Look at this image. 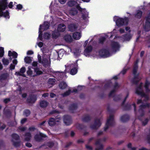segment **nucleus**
<instances>
[{
  "mask_svg": "<svg viewBox=\"0 0 150 150\" xmlns=\"http://www.w3.org/2000/svg\"><path fill=\"white\" fill-rule=\"evenodd\" d=\"M38 65V63L36 62H33L32 64V65L33 67H36Z\"/></svg>",
  "mask_w": 150,
  "mask_h": 150,
  "instance_id": "56",
  "label": "nucleus"
},
{
  "mask_svg": "<svg viewBox=\"0 0 150 150\" xmlns=\"http://www.w3.org/2000/svg\"><path fill=\"white\" fill-rule=\"evenodd\" d=\"M77 72V69L76 68L72 69L70 71V74L72 75L75 74Z\"/></svg>",
  "mask_w": 150,
  "mask_h": 150,
  "instance_id": "38",
  "label": "nucleus"
},
{
  "mask_svg": "<svg viewBox=\"0 0 150 150\" xmlns=\"http://www.w3.org/2000/svg\"><path fill=\"white\" fill-rule=\"evenodd\" d=\"M115 122L113 120V116L110 115L109 118L108 119L107 123L104 128V130L106 131L109 126H112L114 125Z\"/></svg>",
  "mask_w": 150,
  "mask_h": 150,
  "instance_id": "5",
  "label": "nucleus"
},
{
  "mask_svg": "<svg viewBox=\"0 0 150 150\" xmlns=\"http://www.w3.org/2000/svg\"><path fill=\"white\" fill-rule=\"evenodd\" d=\"M119 48L120 46L117 42H112L111 43V47L109 49L110 52L107 49H103L99 51V54L101 56L108 57L110 55V52H115L119 50Z\"/></svg>",
  "mask_w": 150,
  "mask_h": 150,
  "instance_id": "1",
  "label": "nucleus"
},
{
  "mask_svg": "<svg viewBox=\"0 0 150 150\" xmlns=\"http://www.w3.org/2000/svg\"><path fill=\"white\" fill-rule=\"evenodd\" d=\"M105 38L104 37L101 38L99 40L100 42L101 43H103L104 41H105Z\"/></svg>",
  "mask_w": 150,
  "mask_h": 150,
  "instance_id": "48",
  "label": "nucleus"
},
{
  "mask_svg": "<svg viewBox=\"0 0 150 150\" xmlns=\"http://www.w3.org/2000/svg\"><path fill=\"white\" fill-rule=\"evenodd\" d=\"M68 28L69 31L73 32L76 30L78 28V25L75 23H70L68 25Z\"/></svg>",
  "mask_w": 150,
  "mask_h": 150,
  "instance_id": "14",
  "label": "nucleus"
},
{
  "mask_svg": "<svg viewBox=\"0 0 150 150\" xmlns=\"http://www.w3.org/2000/svg\"><path fill=\"white\" fill-rule=\"evenodd\" d=\"M25 145L26 146L28 147H30L32 146V145L30 143H27Z\"/></svg>",
  "mask_w": 150,
  "mask_h": 150,
  "instance_id": "60",
  "label": "nucleus"
},
{
  "mask_svg": "<svg viewBox=\"0 0 150 150\" xmlns=\"http://www.w3.org/2000/svg\"><path fill=\"white\" fill-rule=\"evenodd\" d=\"M11 137L12 139L11 141L12 142L13 144L16 147H18L20 145V142H15L19 139V136L18 135L16 134H12Z\"/></svg>",
  "mask_w": 150,
  "mask_h": 150,
  "instance_id": "7",
  "label": "nucleus"
},
{
  "mask_svg": "<svg viewBox=\"0 0 150 150\" xmlns=\"http://www.w3.org/2000/svg\"><path fill=\"white\" fill-rule=\"evenodd\" d=\"M42 63L45 67L49 66L51 63L50 58L49 57L43 59Z\"/></svg>",
  "mask_w": 150,
  "mask_h": 150,
  "instance_id": "13",
  "label": "nucleus"
},
{
  "mask_svg": "<svg viewBox=\"0 0 150 150\" xmlns=\"http://www.w3.org/2000/svg\"><path fill=\"white\" fill-rule=\"evenodd\" d=\"M50 97L52 98H54L56 96L55 94L53 93H50Z\"/></svg>",
  "mask_w": 150,
  "mask_h": 150,
  "instance_id": "61",
  "label": "nucleus"
},
{
  "mask_svg": "<svg viewBox=\"0 0 150 150\" xmlns=\"http://www.w3.org/2000/svg\"><path fill=\"white\" fill-rule=\"evenodd\" d=\"M60 119V117H58L54 119L53 118H50L49 121L48 123L49 125L50 126H53L55 125L56 122H58Z\"/></svg>",
  "mask_w": 150,
  "mask_h": 150,
  "instance_id": "11",
  "label": "nucleus"
},
{
  "mask_svg": "<svg viewBox=\"0 0 150 150\" xmlns=\"http://www.w3.org/2000/svg\"><path fill=\"white\" fill-rule=\"evenodd\" d=\"M24 114L27 117L30 114V110H25L24 112Z\"/></svg>",
  "mask_w": 150,
  "mask_h": 150,
  "instance_id": "44",
  "label": "nucleus"
},
{
  "mask_svg": "<svg viewBox=\"0 0 150 150\" xmlns=\"http://www.w3.org/2000/svg\"><path fill=\"white\" fill-rule=\"evenodd\" d=\"M103 134V132L102 131H99L97 134V136L99 137Z\"/></svg>",
  "mask_w": 150,
  "mask_h": 150,
  "instance_id": "58",
  "label": "nucleus"
},
{
  "mask_svg": "<svg viewBox=\"0 0 150 150\" xmlns=\"http://www.w3.org/2000/svg\"><path fill=\"white\" fill-rule=\"evenodd\" d=\"M143 83H140V85L136 89L135 93L139 95L140 96L142 97H144L146 100L149 99L148 96L144 92L143 89Z\"/></svg>",
  "mask_w": 150,
  "mask_h": 150,
  "instance_id": "3",
  "label": "nucleus"
},
{
  "mask_svg": "<svg viewBox=\"0 0 150 150\" xmlns=\"http://www.w3.org/2000/svg\"><path fill=\"white\" fill-rule=\"evenodd\" d=\"M64 39L68 42H71L73 40L71 36L69 35H66L64 37Z\"/></svg>",
  "mask_w": 150,
  "mask_h": 150,
  "instance_id": "22",
  "label": "nucleus"
},
{
  "mask_svg": "<svg viewBox=\"0 0 150 150\" xmlns=\"http://www.w3.org/2000/svg\"><path fill=\"white\" fill-rule=\"evenodd\" d=\"M24 140L25 141H29L30 140L32 135L30 132H26L24 135Z\"/></svg>",
  "mask_w": 150,
  "mask_h": 150,
  "instance_id": "21",
  "label": "nucleus"
},
{
  "mask_svg": "<svg viewBox=\"0 0 150 150\" xmlns=\"http://www.w3.org/2000/svg\"><path fill=\"white\" fill-rule=\"evenodd\" d=\"M55 79H50L48 80V86L51 87L54 84L55 82Z\"/></svg>",
  "mask_w": 150,
  "mask_h": 150,
  "instance_id": "28",
  "label": "nucleus"
},
{
  "mask_svg": "<svg viewBox=\"0 0 150 150\" xmlns=\"http://www.w3.org/2000/svg\"><path fill=\"white\" fill-rule=\"evenodd\" d=\"M47 136L45 134L40 133L39 134H36L34 137V139L36 141L40 142L41 141L43 138H46Z\"/></svg>",
  "mask_w": 150,
  "mask_h": 150,
  "instance_id": "10",
  "label": "nucleus"
},
{
  "mask_svg": "<svg viewBox=\"0 0 150 150\" xmlns=\"http://www.w3.org/2000/svg\"><path fill=\"white\" fill-rule=\"evenodd\" d=\"M49 95V94L48 93H44L42 95V97L44 98H46L48 97Z\"/></svg>",
  "mask_w": 150,
  "mask_h": 150,
  "instance_id": "59",
  "label": "nucleus"
},
{
  "mask_svg": "<svg viewBox=\"0 0 150 150\" xmlns=\"http://www.w3.org/2000/svg\"><path fill=\"white\" fill-rule=\"evenodd\" d=\"M142 14V12L141 11L138 10L137 11L136 14L134 15L135 18L140 19L141 17Z\"/></svg>",
  "mask_w": 150,
  "mask_h": 150,
  "instance_id": "24",
  "label": "nucleus"
},
{
  "mask_svg": "<svg viewBox=\"0 0 150 150\" xmlns=\"http://www.w3.org/2000/svg\"><path fill=\"white\" fill-rule=\"evenodd\" d=\"M27 120V119L26 118H24L21 121V123L22 124H23Z\"/></svg>",
  "mask_w": 150,
  "mask_h": 150,
  "instance_id": "54",
  "label": "nucleus"
},
{
  "mask_svg": "<svg viewBox=\"0 0 150 150\" xmlns=\"http://www.w3.org/2000/svg\"><path fill=\"white\" fill-rule=\"evenodd\" d=\"M50 35L48 33H44V38L45 39H48L50 37Z\"/></svg>",
  "mask_w": 150,
  "mask_h": 150,
  "instance_id": "43",
  "label": "nucleus"
},
{
  "mask_svg": "<svg viewBox=\"0 0 150 150\" xmlns=\"http://www.w3.org/2000/svg\"><path fill=\"white\" fill-rule=\"evenodd\" d=\"M129 117L127 115H125L121 117V120L122 122H125L129 120Z\"/></svg>",
  "mask_w": 150,
  "mask_h": 150,
  "instance_id": "26",
  "label": "nucleus"
},
{
  "mask_svg": "<svg viewBox=\"0 0 150 150\" xmlns=\"http://www.w3.org/2000/svg\"><path fill=\"white\" fill-rule=\"evenodd\" d=\"M148 121V119H146L145 120L142 122V125L143 126H145L147 123Z\"/></svg>",
  "mask_w": 150,
  "mask_h": 150,
  "instance_id": "50",
  "label": "nucleus"
},
{
  "mask_svg": "<svg viewBox=\"0 0 150 150\" xmlns=\"http://www.w3.org/2000/svg\"><path fill=\"white\" fill-rule=\"evenodd\" d=\"M25 71V67H22L20 69V72H16V74L18 75L22 76V75L21 73H23Z\"/></svg>",
  "mask_w": 150,
  "mask_h": 150,
  "instance_id": "32",
  "label": "nucleus"
},
{
  "mask_svg": "<svg viewBox=\"0 0 150 150\" xmlns=\"http://www.w3.org/2000/svg\"><path fill=\"white\" fill-rule=\"evenodd\" d=\"M18 54L17 53L15 52H13V54L12 56H13V58H16L17 57Z\"/></svg>",
  "mask_w": 150,
  "mask_h": 150,
  "instance_id": "51",
  "label": "nucleus"
},
{
  "mask_svg": "<svg viewBox=\"0 0 150 150\" xmlns=\"http://www.w3.org/2000/svg\"><path fill=\"white\" fill-rule=\"evenodd\" d=\"M67 4L70 7H73L74 6H76V7L77 6H79L76 2L74 1H70L68 2Z\"/></svg>",
  "mask_w": 150,
  "mask_h": 150,
  "instance_id": "25",
  "label": "nucleus"
},
{
  "mask_svg": "<svg viewBox=\"0 0 150 150\" xmlns=\"http://www.w3.org/2000/svg\"><path fill=\"white\" fill-rule=\"evenodd\" d=\"M139 62V60L137 59L135 63L133 69V74L134 75V79L133 82L135 83H136L141 79V78L139 76V74H136L138 67L137 64Z\"/></svg>",
  "mask_w": 150,
  "mask_h": 150,
  "instance_id": "4",
  "label": "nucleus"
},
{
  "mask_svg": "<svg viewBox=\"0 0 150 150\" xmlns=\"http://www.w3.org/2000/svg\"><path fill=\"white\" fill-rule=\"evenodd\" d=\"M90 120V117L88 116H87L83 118V120L85 122H88Z\"/></svg>",
  "mask_w": 150,
  "mask_h": 150,
  "instance_id": "41",
  "label": "nucleus"
},
{
  "mask_svg": "<svg viewBox=\"0 0 150 150\" xmlns=\"http://www.w3.org/2000/svg\"><path fill=\"white\" fill-rule=\"evenodd\" d=\"M36 129V128L33 126L29 128L28 130L31 132H33Z\"/></svg>",
  "mask_w": 150,
  "mask_h": 150,
  "instance_id": "47",
  "label": "nucleus"
},
{
  "mask_svg": "<svg viewBox=\"0 0 150 150\" xmlns=\"http://www.w3.org/2000/svg\"><path fill=\"white\" fill-rule=\"evenodd\" d=\"M86 148L88 150H93V147L90 146H89L88 145H86Z\"/></svg>",
  "mask_w": 150,
  "mask_h": 150,
  "instance_id": "49",
  "label": "nucleus"
},
{
  "mask_svg": "<svg viewBox=\"0 0 150 150\" xmlns=\"http://www.w3.org/2000/svg\"><path fill=\"white\" fill-rule=\"evenodd\" d=\"M132 37L130 34H126L124 36V40L126 41H129Z\"/></svg>",
  "mask_w": 150,
  "mask_h": 150,
  "instance_id": "34",
  "label": "nucleus"
},
{
  "mask_svg": "<svg viewBox=\"0 0 150 150\" xmlns=\"http://www.w3.org/2000/svg\"><path fill=\"white\" fill-rule=\"evenodd\" d=\"M35 101V100H33L31 98H28L27 99V102L29 103H34Z\"/></svg>",
  "mask_w": 150,
  "mask_h": 150,
  "instance_id": "46",
  "label": "nucleus"
},
{
  "mask_svg": "<svg viewBox=\"0 0 150 150\" xmlns=\"http://www.w3.org/2000/svg\"><path fill=\"white\" fill-rule=\"evenodd\" d=\"M81 37V34L78 32H76L73 34V38L76 40L80 39Z\"/></svg>",
  "mask_w": 150,
  "mask_h": 150,
  "instance_id": "27",
  "label": "nucleus"
},
{
  "mask_svg": "<svg viewBox=\"0 0 150 150\" xmlns=\"http://www.w3.org/2000/svg\"><path fill=\"white\" fill-rule=\"evenodd\" d=\"M25 62L27 63H30L32 61V60L29 57H27L24 59Z\"/></svg>",
  "mask_w": 150,
  "mask_h": 150,
  "instance_id": "36",
  "label": "nucleus"
},
{
  "mask_svg": "<svg viewBox=\"0 0 150 150\" xmlns=\"http://www.w3.org/2000/svg\"><path fill=\"white\" fill-rule=\"evenodd\" d=\"M10 101V99L9 98H6L4 100V103H6L8 102H9Z\"/></svg>",
  "mask_w": 150,
  "mask_h": 150,
  "instance_id": "57",
  "label": "nucleus"
},
{
  "mask_svg": "<svg viewBox=\"0 0 150 150\" xmlns=\"http://www.w3.org/2000/svg\"><path fill=\"white\" fill-rule=\"evenodd\" d=\"M71 93L70 90H69L67 91H66L62 95L63 97H65L69 95Z\"/></svg>",
  "mask_w": 150,
  "mask_h": 150,
  "instance_id": "40",
  "label": "nucleus"
},
{
  "mask_svg": "<svg viewBox=\"0 0 150 150\" xmlns=\"http://www.w3.org/2000/svg\"><path fill=\"white\" fill-rule=\"evenodd\" d=\"M150 86V82L146 80L144 85V87L145 91L146 93H150V89L149 88Z\"/></svg>",
  "mask_w": 150,
  "mask_h": 150,
  "instance_id": "17",
  "label": "nucleus"
},
{
  "mask_svg": "<svg viewBox=\"0 0 150 150\" xmlns=\"http://www.w3.org/2000/svg\"><path fill=\"white\" fill-rule=\"evenodd\" d=\"M18 129L19 130H21L22 131H25L26 129V127H19L18 128Z\"/></svg>",
  "mask_w": 150,
  "mask_h": 150,
  "instance_id": "52",
  "label": "nucleus"
},
{
  "mask_svg": "<svg viewBox=\"0 0 150 150\" xmlns=\"http://www.w3.org/2000/svg\"><path fill=\"white\" fill-rule=\"evenodd\" d=\"M6 5V3L5 1L3 0L0 1V16L2 15V10L3 9H5Z\"/></svg>",
  "mask_w": 150,
  "mask_h": 150,
  "instance_id": "18",
  "label": "nucleus"
},
{
  "mask_svg": "<svg viewBox=\"0 0 150 150\" xmlns=\"http://www.w3.org/2000/svg\"><path fill=\"white\" fill-rule=\"evenodd\" d=\"M127 69H124L121 72V73L123 75H124L126 73L127 71Z\"/></svg>",
  "mask_w": 150,
  "mask_h": 150,
  "instance_id": "53",
  "label": "nucleus"
},
{
  "mask_svg": "<svg viewBox=\"0 0 150 150\" xmlns=\"http://www.w3.org/2000/svg\"><path fill=\"white\" fill-rule=\"evenodd\" d=\"M40 34L39 36V38L40 40H42V33L41 32V30H40V32H39Z\"/></svg>",
  "mask_w": 150,
  "mask_h": 150,
  "instance_id": "55",
  "label": "nucleus"
},
{
  "mask_svg": "<svg viewBox=\"0 0 150 150\" xmlns=\"http://www.w3.org/2000/svg\"><path fill=\"white\" fill-rule=\"evenodd\" d=\"M49 23L48 22H45L44 24L42 25H40L39 28V32H40V30L43 28L44 30H46L48 29L49 27Z\"/></svg>",
  "mask_w": 150,
  "mask_h": 150,
  "instance_id": "19",
  "label": "nucleus"
},
{
  "mask_svg": "<svg viewBox=\"0 0 150 150\" xmlns=\"http://www.w3.org/2000/svg\"><path fill=\"white\" fill-rule=\"evenodd\" d=\"M43 45V43L41 42H39L38 44V45L40 47H41Z\"/></svg>",
  "mask_w": 150,
  "mask_h": 150,
  "instance_id": "64",
  "label": "nucleus"
},
{
  "mask_svg": "<svg viewBox=\"0 0 150 150\" xmlns=\"http://www.w3.org/2000/svg\"><path fill=\"white\" fill-rule=\"evenodd\" d=\"M128 22V20L127 18H119L116 21V24L118 26L120 27L123 25L127 24Z\"/></svg>",
  "mask_w": 150,
  "mask_h": 150,
  "instance_id": "8",
  "label": "nucleus"
},
{
  "mask_svg": "<svg viewBox=\"0 0 150 150\" xmlns=\"http://www.w3.org/2000/svg\"><path fill=\"white\" fill-rule=\"evenodd\" d=\"M10 67L11 69H15V66L14 65L11 64Z\"/></svg>",
  "mask_w": 150,
  "mask_h": 150,
  "instance_id": "63",
  "label": "nucleus"
},
{
  "mask_svg": "<svg viewBox=\"0 0 150 150\" xmlns=\"http://www.w3.org/2000/svg\"><path fill=\"white\" fill-rule=\"evenodd\" d=\"M4 48L3 47H0V57H2L4 55Z\"/></svg>",
  "mask_w": 150,
  "mask_h": 150,
  "instance_id": "42",
  "label": "nucleus"
},
{
  "mask_svg": "<svg viewBox=\"0 0 150 150\" xmlns=\"http://www.w3.org/2000/svg\"><path fill=\"white\" fill-rule=\"evenodd\" d=\"M77 106L76 104H74L71 105L69 107V109L70 110H73L77 108Z\"/></svg>",
  "mask_w": 150,
  "mask_h": 150,
  "instance_id": "39",
  "label": "nucleus"
},
{
  "mask_svg": "<svg viewBox=\"0 0 150 150\" xmlns=\"http://www.w3.org/2000/svg\"><path fill=\"white\" fill-rule=\"evenodd\" d=\"M17 8L18 9H21L22 8V6L21 4H19L17 5Z\"/></svg>",
  "mask_w": 150,
  "mask_h": 150,
  "instance_id": "62",
  "label": "nucleus"
},
{
  "mask_svg": "<svg viewBox=\"0 0 150 150\" xmlns=\"http://www.w3.org/2000/svg\"><path fill=\"white\" fill-rule=\"evenodd\" d=\"M2 62H3V64L4 65H8L9 63V60L8 59L5 58H3L2 59Z\"/></svg>",
  "mask_w": 150,
  "mask_h": 150,
  "instance_id": "37",
  "label": "nucleus"
},
{
  "mask_svg": "<svg viewBox=\"0 0 150 150\" xmlns=\"http://www.w3.org/2000/svg\"><path fill=\"white\" fill-rule=\"evenodd\" d=\"M92 47L91 46L87 47L85 50V53L87 54L91 52L92 50Z\"/></svg>",
  "mask_w": 150,
  "mask_h": 150,
  "instance_id": "35",
  "label": "nucleus"
},
{
  "mask_svg": "<svg viewBox=\"0 0 150 150\" xmlns=\"http://www.w3.org/2000/svg\"><path fill=\"white\" fill-rule=\"evenodd\" d=\"M101 125V123L100 119H96L95 120L94 124L91 125L90 127L92 129L96 130Z\"/></svg>",
  "mask_w": 150,
  "mask_h": 150,
  "instance_id": "9",
  "label": "nucleus"
},
{
  "mask_svg": "<svg viewBox=\"0 0 150 150\" xmlns=\"http://www.w3.org/2000/svg\"><path fill=\"white\" fill-rule=\"evenodd\" d=\"M119 86H120L118 85V83H115L114 86V89L110 92L109 94V96H111L113 93L115 92L116 89L118 88Z\"/></svg>",
  "mask_w": 150,
  "mask_h": 150,
  "instance_id": "30",
  "label": "nucleus"
},
{
  "mask_svg": "<svg viewBox=\"0 0 150 150\" xmlns=\"http://www.w3.org/2000/svg\"><path fill=\"white\" fill-rule=\"evenodd\" d=\"M144 29L146 31L150 30V22L147 18L146 22V24L144 26Z\"/></svg>",
  "mask_w": 150,
  "mask_h": 150,
  "instance_id": "23",
  "label": "nucleus"
},
{
  "mask_svg": "<svg viewBox=\"0 0 150 150\" xmlns=\"http://www.w3.org/2000/svg\"><path fill=\"white\" fill-rule=\"evenodd\" d=\"M64 122L67 125H69L71 123V117L69 116H65L64 118Z\"/></svg>",
  "mask_w": 150,
  "mask_h": 150,
  "instance_id": "15",
  "label": "nucleus"
},
{
  "mask_svg": "<svg viewBox=\"0 0 150 150\" xmlns=\"http://www.w3.org/2000/svg\"><path fill=\"white\" fill-rule=\"evenodd\" d=\"M77 11L75 9H72L69 11V14L71 16H74L77 13Z\"/></svg>",
  "mask_w": 150,
  "mask_h": 150,
  "instance_id": "33",
  "label": "nucleus"
},
{
  "mask_svg": "<svg viewBox=\"0 0 150 150\" xmlns=\"http://www.w3.org/2000/svg\"><path fill=\"white\" fill-rule=\"evenodd\" d=\"M59 86L61 89H64L67 87V85L65 82L62 81L59 84Z\"/></svg>",
  "mask_w": 150,
  "mask_h": 150,
  "instance_id": "29",
  "label": "nucleus"
},
{
  "mask_svg": "<svg viewBox=\"0 0 150 150\" xmlns=\"http://www.w3.org/2000/svg\"><path fill=\"white\" fill-rule=\"evenodd\" d=\"M77 8L81 12L82 14L81 17L83 19L87 20L88 18V14L86 11L85 9H82L78 6H77Z\"/></svg>",
  "mask_w": 150,
  "mask_h": 150,
  "instance_id": "6",
  "label": "nucleus"
},
{
  "mask_svg": "<svg viewBox=\"0 0 150 150\" xmlns=\"http://www.w3.org/2000/svg\"><path fill=\"white\" fill-rule=\"evenodd\" d=\"M101 140L99 139L97 140L95 142V145L96 146L95 150H102L103 149V146L101 143Z\"/></svg>",
  "mask_w": 150,
  "mask_h": 150,
  "instance_id": "12",
  "label": "nucleus"
},
{
  "mask_svg": "<svg viewBox=\"0 0 150 150\" xmlns=\"http://www.w3.org/2000/svg\"><path fill=\"white\" fill-rule=\"evenodd\" d=\"M66 29V26L63 23L58 25L57 28V30L59 32H63Z\"/></svg>",
  "mask_w": 150,
  "mask_h": 150,
  "instance_id": "16",
  "label": "nucleus"
},
{
  "mask_svg": "<svg viewBox=\"0 0 150 150\" xmlns=\"http://www.w3.org/2000/svg\"><path fill=\"white\" fill-rule=\"evenodd\" d=\"M137 103L138 104H142L140 106L139 109L138 111L136 113V115L139 119L140 117L143 116L144 115V112L143 110L146 108H149V104L148 103L145 104L141 100H138Z\"/></svg>",
  "mask_w": 150,
  "mask_h": 150,
  "instance_id": "2",
  "label": "nucleus"
},
{
  "mask_svg": "<svg viewBox=\"0 0 150 150\" xmlns=\"http://www.w3.org/2000/svg\"><path fill=\"white\" fill-rule=\"evenodd\" d=\"M27 73L30 76H35L34 75H33V71L32 70H31L30 69H29V70L27 71Z\"/></svg>",
  "mask_w": 150,
  "mask_h": 150,
  "instance_id": "45",
  "label": "nucleus"
},
{
  "mask_svg": "<svg viewBox=\"0 0 150 150\" xmlns=\"http://www.w3.org/2000/svg\"><path fill=\"white\" fill-rule=\"evenodd\" d=\"M34 71L36 73V74L35 75V76L37 75H39L42 74V72L40 70V69L38 68H36L34 69Z\"/></svg>",
  "mask_w": 150,
  "mask_h": 150,
  "instance_id": "31",
  "label": "nucleus"
},
{
  "mask_svg": "<svg viewBox=\"0 0 150 150\" xmlns=\"http://www.w3.org/2000/svg\"><path fill=\"white\" fill-rule=\"evenodd\" d=\"M49 103L46 100H42L40 102V107L42 108L46 107L49 105Z\"/></svg>",
  "mask_w": 150,
  "mask_h": 150,
  "instance_id": "20",
  "label": "nucleus"
}]
</instances>
